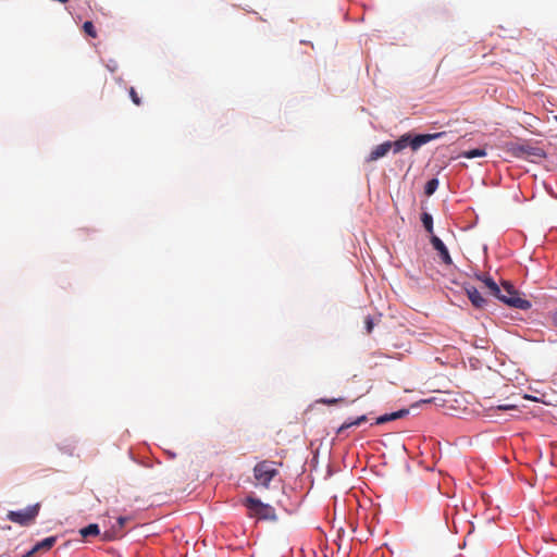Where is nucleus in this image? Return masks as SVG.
I'll return each mask as SVG.
<instances>
[{
	"mask_svg": "<svg viewBox=\"0 0 557 557\" xmlns=\"http://www.w3.org/2000/svg\"><path fill=\"white\" fill-rule=\"evenodd\" d=\"M446 132L433 133V134H420L411 136L410 134L401 135L397 140L391 141L392 150L394 153H398L406 147H410L412 150H418L422 145H425L432 140L438 139L446 136Z\"/></svg>",
	"mask_w": 557,
	"mask_h": 557,
	"instance_id": "nucleus-1",
	"label": "nucleus"
},
{
	"mask_svg": "<svg viewBox=\"0 0 557 557\" xmlns=\"http://www.w3.org/2000/svg\"><path fill=\"white\" fill-rule=\"evenodd\" d=\"M495 297L512 308L521 310H528L531 308V302L521 298L519 293L509 282H503L502 288H499V295H495Z\"/></svg>",
	"mask_w": 557,
	"mask_h": 557,
	"instance_id": "nucleus-2",
	"label": "nucleus"
},
{
	"mask_svg": "<svg viewBox=\"0 0 557 557\" xmlns=\"http://www.w3.org/2000/svg\"><path fill=\"white\" fill-rule=\"evenodd\" d=\"M274 461L262 460L253 467V478L257 484L268 488L270 482L278 474L277 466Z\"/></svg>",
	"mask_w": 557,
	"mask_h": 557,
	"instance_id": "nucleus-3",
	"label": "nucleus"
},
{
	"mask_svg": "<svg viewBox=\"0 0 557 557\" xmlns=\"http://www.w3.org/2000/svg\"><path fill=\"white\" fill-rule=\"evenodd\" d=\"M245 506L249 510L250 517H258L264 520H275L276 513L272 506L263 504L260 499L255 497H247L245 499Z\"/></svg>",
	"mask_w": 557,
	"mask_h": 557,
	"instance_id": "nucleus-4",
	"label": "nucleus"
},
{
	"mask_svg": "<svg viewBox=\"0 0 557 557\" xmlns=\"http://www.w3.org/2000/svg\"><path fill=\"white\" fill-rule=\"evenodd\" d=\"M507 151L517 158L543 159L546 156L545 151L542 148L537 146H532L528 143H510L507 145Z\"/></svg>",
	"mask_w": 557,
	"mask_h": 557,
	"instance_id": "nucleus-5",
	"label": "nucleus"
},
{
	"mask_svg": "<svg viewBox=\"0 0 557 557\" xmlns=\"http://www.w3.org/2000/svg\"><path fill=\"white\" fill-rule=\"evenodd\" d=\"M39 509H40V505L35 504V505L26 507L23 510H17V511L11 510L8 512L7 518L10 521L17 523L22 527H28L32 523H34L35 519L37 518V516L39 513Z\"/></svg>",
	"mask_w": 557,
	"mask_h": 557,
	"instance_id": "nucleus-6",
	"label": "nucleus"
},
{
	"mask_svg": "<svg viewBox=\"0 0 557 557\" xmlns=\"http://www.w3.org/2000/svg\"><path fill=\"white\" fill-rule=\"evenodd\" d=\"M465 290L473 307L483 309L486 306L487 300L481 295L476 287L467 285Z\"/></svg>",
	"mask_w": 557,
	"mask_h": 557,
	"instance_id": "nucleus-7",
	"label": "nucleus"
},
{
	"mask_svg": "<svg viewBox=\"0 0 557 557\" xmlns=\"http://www.w3.org/2000/svg\"><path fill=\"white\" fill-rule=\"evenodd\" d=\"M125 522H126V518L120 517L116 520V523L111 529L106 530L101 534L102 541H114V540L121 537L122 536L121 530L124 527Z\"/></svg>",
	"mask_w": 557,
	"mask_h": 557,
	"instance_id": "nucleus-8",
	"label": "nucleus"
},
{
	"mask_svg": "<svg viewBox=\"0 0 557 557\" xmlns=\"http://www.w3.org/2000/svg\"><path fill=\"white\" fill-rule=\"evenodd\" d=\"M392 150L391 141H384L375 146L367 158V162H374L385 157Z\"/></svg>",
	"mask_w": 557,
	"mask_h": 557,
	"instance_id": "nucleus-9",
	"label": "nucleus"
},
{
	"mask_svg": "<svg viewBox=\"0 0 557 557\" xmlns=\"http://www.w3.org/2000/svg\"><path fill=\"white\" fill-rule=\"evenodd\" d=\"M431 244L433 248L440 253V257L445 264L453 263L448 249L437 236L432 235Z\"/></svg>",
	"mask_w": 557,
	"mask_h": 557,
	"instance_id": "nucleus-10",
	"label": "nucleus"
},
{
	"mask_svg": "<svg viewBox=\"0 0 557 557\" xmlns=\"http://www.w3.org/2000/svg\"><path fill=\"white\" fill-rule=\"evenodd\" d=\"M475 278L481 281L486 288H488L490 294L495 297V295H499V286L497 283L487 274H475Z\"/></svg>",
	"mask_w": 557,
	"mask_h": 557,
	"instance_id": "nucleus-11",
	"label": "nucleus"
},
{
	"mask_svg": "<svg viewBox=\"0 0 557 557\" xmlns=\"http://www.w3.org/2000/svg\"><path fill=\"white\" fill-rule=\"evenodd\" d=\"M408 412L409 411L407 409H401V410H398V411H395L392 413L383 414L376 419L375 424H383V423H386V422H389V421H393L396 419H400V418L407 416Z\"/></svg>",
	"mask_w": 557,
	"mask_h": 557,
	"instance_id": "nucleus-12",
	"label": "nucleus"
},
{
	"mask_svg": "<svg viewBox=\"0 0 557 557\" xmlns=\"http://www.w3.org/2000/svg\"><path fill=\"white\" fill-rule=\"evenodd\" d=\"M367 421V416L362 414L354 420H349V421H346L344 422L336 431V434L337 435H341L344 433V431H346L347 429L351 428V426H359L361 423L366 422Z\"/></svg>",
	"mask_w": 557,
	"mask_h": 557,
	"instance_id": "nucleus-13",
	"label": "nucleus"
},
{
	"mask_svg": "<svg viewBox=\"0 0 557 557\" xmlns=\"http://www.w3.org/2000/svg\"><path fill=\"white\" fill-rule=\"evenodd\" d=\"M79 534L82 535L83 539L100 535L99 525L97 523H90L89 525L82 528L79 530Z\"/></svg>",
	"mask_w": 557,
	"mask_h": 557,
	"instance_id": "nucleus-14",
	"label": "nucleus"
},
{
	"mask_svg": "<svg viewBox=\"0 0 557 557\" xmlns=\"http://www.w3.org/2000/svg\"><path fill=\"white\" fill-rule=\"evenodd\" d=\"M55 543V537L54 536H50V537H46L45 540H42L41 542H38L35 546H34V550H49Z\"/></svg>",
	"mask_w": 557,
	"mask_h": 557,
	"instance_id": "nucleus-15",
	"label": "nucleus"
},
{
	"mask_svg": "<svg viewBox=\"0 0 557 557\" xmlns=\"http://www.w3.org/2000/svg\"><path fill=\"white\" fill-rule=\"evenodd\" d=\"M421 222L428 233L433 234V218L430 213L424 212L421 215Z\"/></svg>",
	"mask_w": 557,
	"mask_h": 557,
	"instance_id": "nucleus-16",
	"label": "nucleus"
},
{
	"mask_svg": "<svg viewBox=\"0 0 557 557\" xmlns=\"http://www.w3.org/2000/svg\"><path fill=\"white\" fill-rule=\"evenodd\" d=\"M461 156L467 159L481 158V157L486 156V151H485V149L478 148V149L465 151V152H462Z\"/></svg>",
	"mask_w": 557,
	"mask_h": 557,
	"instance_id": "nucleus-17",
	"label": "nucleus"
},
{
	"mask_svg": "<svg viewBox=\"0 0 557 557\" xmlns=\"http://www.w3.org/2000/svg\"><path fill=\"white\" fill-rule=\"evenodd\" d=\"M83 29H84V32H85L88 36H90V37H92V38H96V37H97V32H96V28H95V26H94L92 22H90V21H86V22L84 23V25H83Z\"/></svg>",
	"mask_w": 557,
	"mask_h": 557,
	"instance_id": "nucleus-18",
	"label": "nucleus"
},
{
	"mask_svg": "<svg viewBox=\"0 0 557 557\" xmlns=\"http://www.w3.org/2000/svg\"><path fill=\"white\" fill-rule=\"evenodd\" d=\"M437 186L438 181L436 178L430 180L425 185V194L429 196L432 195L436 190Z\"/></svg>",
	"mask_w": 557,
	"mask_h": 557,
	"instance_id": "nucleus-19",
	"label": "nucleus"
},
{
	"mask_svg": "<svg viewBox=\"0 0 557 557\" xmlns=\"http://www.w3.org/2000/svg\"><path fill=\"white\" fill-rule=\"evenodd\" d=\"M129 97H131L132 101L134 102V104H136V106L141 104V100L134 87L129 88Z\"/></svg>",
	"mask_w": 557,
	"mask_h": 557,
	"instance_id": "nucleus-20",
	"label": "nucleus"
},
{
	"mask_svg": "<svg viewBox=\"0 0 557 557\" xmlns=\"http://www.w3.org/2000/svg\"><path fill=\"white\" fill-rule=\"evenodd\" d=\"M344 398H322L319 400V403L321 404H324V405H335V404H338V403H344Z\"/></svg>",
	"mask_w": 557,
	"mask_h": 557,
	"instance_id": "nucleus-21",
	"label": "nucleus"
},
{
	"mask_svg": "<svg viewBox=\"0 0 557 557\" xmlns=\"http://www.w3.org/2000/svg\"><path fill=\"white\" fill-rule=\"evenodd\" d=\"M364 324H366V331L368 334H370L373 330V326H374V323H373V320L370 315H368L364 320Z\"/></svg>",
	"mask_w": 557,
	"mask_h": 557,
	"instance_id": "nucleus-22",
	"label": "nucleus"
},
{
	"mask_svg": "<svg viewBox=\"0 0 557 557\" xmlns=\"http://www.w3.org/2000/svg\"><path fill=\"white\" fill-rule=\"evenodd\" d=\"M498 410H515L517 409L516 405H499L497 406Z\"/></svg>",
	"mask_w": 557,
	"mask_h": 557,
	"instance_id": "nucleus-23",
	"label": "nucleus"
},
{
	"mask_svg": "<svg viewBox=\"0 0 557 557\" xmlns=\"http://www.w3.org/2000/svg\"><path fill=\"white\" fill-rule=\"evenodd\" d=\"M37 553V550H34V547L27 552L23 557H33L35 554Z\"/></svg>",
	"mask_w": 557,
	"mask_h": 557,
	"instance_id": "nucleus-24",
	"label": "nucleus"
}]
</instances>
